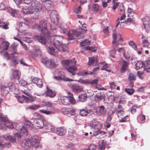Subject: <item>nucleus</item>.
Returning <instances> with one entry per match:
<instances>
[{
    "mask_svg": "<svg viewBox=\"0 0 150 150\" xmlns=\"http://www.w3.org/2000/svg\"><path fill=\"white\" fill-rule=\"evenodd\" d=\"M44 127L45 128L48 130V132L52 131L54 130V127L48 122L45 123V124Z\"/></svg>",
    "mask_w": 150,
    "mask_h": 150,
    "instance_id": "29",
    "label": "nucleus"
},
{
    "mask_svg": "<svg viewBox=\"0 0 150 150\" xmlns=\"http://www.w3.org/2000/svg\"><path fill=\"white\" fill-rule=\"evenodd\" d=\"M125 91L128 95H131L133 94L134 92V89L132 88L130 89L126 88L125 89Z\"/></svg>",
    "mask_w": 150,
    "mask_h": 150,
    "instance_id": "49",
    "label": "nucleus"
},
{
    "mask_svg": "<svg viewBox=\"0 0 150 150\" xmlns=\"http://www.w3.org/2000/svg\"><path fill=\"white\" fill-rule=\"evenodd\" d=\"M133 22V18H128L127 19L123 22H121V24L122 23H124V22L127 25H129L131 23H132Z\"/></svg>",
    "mask_w": 150,
    "mask_h": 150,
    "instance_id": "53",
    "label": "nucleus"
},
{
    "mask_svg": "<svg viewBox=\"0 0 150 150\" xmlns=\"http://www.w3.org/2000/svg\"><path fill=\"white\" fill-rule=\"evenodd\" d=\"M2 48L4 50H8L9 45V43L7 41H3L2 43Z\"/></svg>",
    "mask_w": 150,
    "mask_h": 150,
    "instance_id": "31",
    "label": "nucleus"
},
{
    "mask_svg": "<svg viewBox=\"0 0 150 150\" xmlns=\"http://www.w3.org/2000/svg\"><path fill=\"white\" fill-rule=\"evenodd\" d=\"M80 82L81 83L83 84H89L90 82V80L89 79H81L80 81Z\"/></svg>",
    "mask_w": 150,
    "mask_h": 150,
    "instance_id": "61",
    "label": "nucleus"
},
{
    "mask_svg": "<svg viewBox=\"0 0 150 150\" xmlns=\"http://www.w3.org/2000/svg\"><path fill=\"white\" fill-rule=\"evenodd\" d=\"M39 142V138L37 135L32 137L30 139H25L23 140L21 143V147L24 149L27 150L29 149L31 145L37 148L39 146H38Z\"/></svg>",
    "mask_w": 150,
    "mask_h": 150,
    "instance_id": "2",
    "label": "nucleus"
},
{
    "mask_svg": "<svg viewBox=\"0 0 150 150\" xmlns=\"http://www.w3.org/2000/svg\"><path fill=\"white\" fill-rule=\"evenodd\" d=\"M41 62L45 66L51 68L56 67L58 65V64L55 63L52 59L49 60L47 57L42 58Z\"/></svg>",
    "mask_w": 150,
    "mask_h": 150,
    "instance_id": "7",
    "label": "nucleus"
},
{
    "mask_svg": "<svg viewBox=\"0 0 150 150\" xmlns=\"http://www.w3.org/2000/svg\"><path fill=\"white\" fill-rule=\"evenodd\" d=\"M23 20L24 22H21L19 23V28L22 29L23 30H25V28L28 27V25L25 22H28V19L25 18H23Z\"/></svg>",
    "mask_w": 150,
    "mask_h": 150,
    "instance_id": "17",
    "label": "nucleus"
},
{
    "mask_svg": "<svg viewBox=\"0 0 150 150\" xmlns=\"http://www.w3.org/2000/svg\"><path fill=\"white\" fill-rule=\"evenodd\" d=\"M48 24L49 23L42 20L40 21L39 24H36L33 26L34 28L36 29L41 32L40 35H35L34 36V38L38 40L40 42L44 45L46 44L47 42L45 37L49 36Z\"/></svg>",
    "mask_w": 150,
    "mask_h": 150,
    "instance_id": "1",
    "label": "nucleus"
},
{
    "mask_svg": "<svg viewBox=\"0 0 150 150\" xmlns=\"http://www.w3.org/2000/svg\"><path fill=\"white\" fill-rule=\"evenodd\" d=\"M3 137L6 140H9L11 142H15V139L13 137L8 135H4Z\"/></svg>",
    "mask_w": 150,
    "mask_h": 150,
    "instance_id": "35",
    "label": "nucleus"
},
{
    "mask_svg": "<svg viewBox=\"0 0 150 150\" xmlns=\"http://www.w3.org/2000/svg\"><path fill=\"white\" fill-rule=\"evenodd\" d=\"M46 94L47 96L53 98L56 96V93L50 89H48L46 92Z\"/></svg>",
    "mask_w": 150,
    "mask_h": 150,
    "instance_id": "24",
    "label": "nucleus"
},
{
    "mask_svg": "<svg viewBox=\"0 0 150 150\" xmlns=\"http://www.w3.org/2000/svg\"><path fill=\"white\" fill-rule=\"evenodd\" d=\"M22 96L24 98V101L26 103L33 102L35 98V97H32L31 96H30V97H29V98L26 97L23 95H22Z\"/></svg>",
    "mask_w": 150,
    "mask_h": 150,
    "instance_id": "30",
    "label": "nucleus"
},
{
    "mask_svg": "<svg viewBox=\"0 0 150 150\" xmlns=\"http://www.w3.org/2000/svg\"><path fill=\"white\" fill-rule=\"evenodd\" d=\"M6 126L10 129H13V128L14 126L12 123L8 121V120L5 124Z\"/></svg>",
    "mask_w": 150,
    "mask_h": 150,
    "instance_id": "54",
    "label": "nucleus"
},
{
    "mask_svg": "<svg viewBox=\"0 0 150 150\" xmlns=\"http://www.w3.org/2000/svg\"><path fill=\"white\" fill-rule=\"evenodd\" d=\"M9 75L11 80L16 79L19 80L21 76V73L18 70L12 69L10 70Z\"/></svg>",
    "mask_w": 150,
    "mask_h": 150,
    "instance_id": "9",
    "label": "nucleus"
},
{
    "mask_svg": "<svg viewBox=\"0 0 150 150\" xmlns=\"http://www.w3.org/2000/svg\"><path fill=\"white\" fill-rule=\"evenodd\" d=\"M145 29L147 32H150V23L147 24V23H144V24Z\"/></svg>",
    "mask_w": 150,
    "mask_h": 150,
    "instance_id": "52",
    "label": "nucleus"
},
{
    "mask_svg": "<svg viewBox=\"0 0 150 150\" xmlns=\"http://www.w3.org/2000/svg\"><path fill=\"white\" fill-rule=\"evenodd\" d=\"M34 116L37 117L34 119L33 123L38 127L42 128L44 126L45 120V118L41 116L37 112H35L34 114Z\"/></svg>",
    "mask_w": 150,
    "mask_h": 150,
    "instance_id": "5",
    "label": "nucleus"
},
{
    "mask_svg": "<svg viewBox=\"0 0 150 150\" xmlns=\"http://www.w3.org/2000/svg\"><path fill=\"white\" fill-rule=\"evenodd\" d=\"M8 121V119L7 117L4 115L2 113L0 112V121L4 122L6 123V122Z\"/></svg>",
    "mask_w": 150,
    "mask_h": 150,
    "instance_id": "38",
    "label": "nucleus"
},
{
    "mask_svg": "<svg viewBox=\"0 0 150 150\" xmlns=\"http://www.w3.org/2000/svg\"><path fill=\"white\" fill-rule=\"evenodd\" d=\"M52 40L51 42L53 43L55 47H58L62 45V40L63 39V37L61 36H51L50 37Z\"/></svg>",
    "mask_w": 150,
    "mask_h": 150,
    "instance_id": "8",
    "label": "nucleus"
},
{
    "mask_svg": "<svg viewBox=\"0 0 150 150\" xmlns=\"http://www.w3.org/2000/svg\"><path fill=\"white\" fill-rule=\"evenodd\" d=\"M30 55L33 58H35L37 57L39 54L38 53L35 52H32L30 51Z\"/></svg>",
    "mask_w": 150,
    "mask_h": 150,
    "instance_id": "63",
    "label": "nucleus"
},
{
    "mask_svg": "<svg viewBox=\"0 0 150 150\" xmlns=\"http://www.w3.org/2000/svg\"><path fill=\"white\" fill-rule=\"evenodd\" d=\"M68 96H67L70 100V103H74L76 102L75 100L73 97V95L70 92L67 93Z\"/></svg>",
    "mask_w": 150,
    "mask_h": 150,
    "instance_id": "32",
    "label": "nucleus"
},
{
    "mask_svg": "<svg viewBox=\"0 0 150 150\" xmlns=\"http://www.w3.org/2000/svg\"><path fill=\"white\" fill-rule=\"evenodd\" d=\"M88 114V110L85 109L80 110V115L82 116H86Z\"/></svg>",
    "mask_w": 150,
    "mask_h": 150,
    "instance_id": "48",
    "label": "nucleus"
},
{
    "mask_svg": "<svg viewBox=\"0 0 150 150\" xmlns=\"http://www.w3.org/2000/svg\"><path fill=\"white\" fill-rule=\"evenodd\" d=\"M129 64V63L127 61L124 60H123L122 66L120 70L121 73H123L126 71Z\"/></svg>",
    "mask_w": 150,
    "mask_h": 150,
    "instance_id": "23",
    "label": "nucleus"
},
{
    "mask_svg": "<svg viewBox=\"0 0 150 150\" xmlns=\"http://www.w3.org/2000/svg\"><path fill=\"white\" fill-rule=\"evenodd\" d=\"M19 83L23 86H25L27 84V82L23 80H21L19 81Z\"/></svg>",
    "mask_w": 150,
    "mask_h": 150,
    "instance_id": "64",
    "label": "nucleus"
},
{
    "mask_svg": "<svg viewBox=\"0 0 150 150\" xmlns=\"http://www.w3.org/2000/svg\"><path fill=\"white\" fill-rule=\"evenodd\" d=\"M99 64L103 65L101 69V70H106L108 72L110 71V70L107 69V68L108 67V65L107 64H105L104 62H102L99 63Z\"/></svg>",
    "mask_w": 150,
    "mask_h": 150,
    "instance_id": "39",
    "label": "nucleus"
},
{
    "mask_svg": "<svg viewBox=\"0 0 150 150\" xmlns=\"http://www.w3.org/2000/svg\"><path fill=\"white\" fill-rule=\"evenodd\" d=\"M57 25H56L52 23L50 24H48V26L49 28L48 30H50L52 31L55 30L57 29Z\"/></svg>",
    "mask_w": 150,
    "mask_h": 150,
    "instance_id": "42",
    "label": "nucleus"
},
{
    "mask_svg": "<svg viewBox=\"0 0 150 150\" xmlns=\"http://www.w3.org/2000/svg\"><path fill=\"white\" fill-rule=\"evenodd\" d=\"M142 45L143 47H148L149 45V43L146 37L144 35L142 34Z\"/></svg>",
    "mask_w": 150,
    "mask_h": 150,
    "instance_id": "22",
    "label": "nucleus"
},
{
    "mask_svg": "<svg viewBox=\"0 0 150 150\" xmlns=\"http://www.w3.org/2000/svg\"><path fill=\"white\" fill-rule=\"evenodd\" d=\"M70 87L73 91L76 93H79L83 90V87L76 84H71Z\"/></svg>",
    "mask_w": 150,
    "mask_h": 150,
    "instance_id": "14",
    "label": "nucleus"
},
{
    "mask_svg": "<svg viewBox=\"0 0 150 150\" xmlns=\"http://www.w3.org/2000/svg\"><path fill=\"white\" fill-rule=\"evenodd\" d=\"M99 9V5L97 4H95L93 5L92 8V11L94 13H96Z\"/></svg>",
    "mask_w": 150,
    "mask_h": 150,
    "instance_id": "36",
    "label": "nucleus"
},
{
    "mask_svg": "<svg viewBox=\"0 0 150 150\" xmlns=\"http://www.w3.org/2000/svg\"><path fill=\"white\" fill-rule=\"evenodd\" d=\"M146 22L147 24L150 23V18L148 16H146L144 18L143 23L144 24V23Z\"/></svg>",
    "mask_w": 150,
    "mask_h": 150,
    "instance_id": "60",
    "label": "nucleus"
},
{
    "mask_svg": "<svg viewBox=\"0 0 150 150\" xmlns=\"http://www.w3.org/2000/svg\"><path fill=\"white\" fill-rule=\"evenodd\" d=\"M112 37L113 40L112 42V49L111 51V53L112 54H115L117 49L118 48V46L120 44L119 42H123V40L122 38V36L120 34H118L117 35L115 33H113Z\"/></svg>",
    "mask_w": 150,
    "mask_h": 150,
    "instance_id": "4",
    "label": "nucleus"
},
{
    "mask_svg": "<svg viewBox=\"0 0 150 150\" xmlns=\"http://www.w3.org/2000/svg\"><path fill=\"white\" fill-rule=\"evenodd\" d=\"M40 111L41 112L47 115H50L52 113V112L50 111H48L44 109L40 110Z\"/></svg>",
    "mask_w": 150,
    "mask_h": 150,
    "instance_id": "59",
    "label": "nucleus"
},
{
    "mask_svg": "<svg viewBox=\"0 0 150 150\" xmlns=\"http://www.w3.org/2000/svg\"><path fill=\"white\" fill-rule=\"evenodd\" d=\"M20 132L21 133H24L25 135H27L28 134L27 129L25 127L23 126L20 129Z\"/></svg>",
    "mask_w": 150,
    "mask_h": 150,
    "instance_id": "58",
    "label": "nucleus"
},
{
    "mask_svg": "<svg viewBox=\"0 0 150 150\" xmlns=\"http://www.w3.org/2000/svg\"><path fill=\"white\" fill-rule=\"evenodd\" d=\"M60 28L62 30L64 33H65L66 32L67 26L64 23H62L60 24Z\"/></svg>",
    "mask_w": 150,
    "mask_h": 150,
    "instance_id": "45",
    "label": "nucleus"
},
{
    "mask_svg": "<svg viewBox=\"0 0 150 150\" xmlns=\"http://www.w3.org/2000/svg\"><path fill=\"white\" fill-rule=\"evenodd\" d=\"M87 97V96L86 93H81L79 96V100L81 102L85 101Z\"/></svg>",
    "mask_w": 150,
    "mask_h": 150,
    "instance_id": "28",
    "label": "nucleus"
},
{
    "mask_svg": "<svg viewBox=\"0 0 150 150\" xmlns=\"http://www.w3.org/2000/svg\"><path fill=\"white\" fill-rule=\"evenodd\" d=\"M74 12L77 14L78 18H83V16L81 14V6H79V7L76 8L74 9Z\"/></svg>",
    "mask_w": 150,
    "mask_h": 150,
    "instance_id": "27",
    "label": "nucleus"
},
{
    "mask_svg": "<svg viewBox=\"0 0 150 150\" xmlns=\"http://www.w3.org/2000/svg\"><path fill=\"white\" fill-rule=\"evenodd\" d=\"M127 13L128 16L131 17L133 16L134 14V12L130 8H128L127 9Z\"/></svg>",
    "mask_w": 150,
    "mask_h": 150,
    "instance_id": "57",
    "label": "nucleus"
},
{
    "mask_svg": "<svg viewBox=\"0 0 150 150\" xmlns=\"http://www.w3.org/2000/svg\"><path fill=\"white\" fill-rule=\"evenodd\" d=\"M97 146L94 144H90L88 146L87 150H95L97 148Z\"/></svg>",
    "mask_w": 150,
    "mask_h": 150,
    "instance_id": "50",
    "label": "nucleus"
},
{
    "mask_svg": "<svg viewBox=\"0 0 150 150\" xmlns=\"http://www.w3.org/2000/svg\"><path fill=\"white\" fill-rule=\"evenodd\" d=\"M81 33L80 31L71 30L69 31L68 33L69 38L71 40L76 38Z\"/></svg>",
    "mask_w": 150,
    "mask_h": 150,
    "instance_id": "12",
    "label": "nucleus"
},
{
    "mask_svg": "<svg viewBox=\"0 0 150 150\" xmlns=\"http://www.w3.org/2000/svg\"><path fill=\"white\" fill-rule=\"evenodd\" d=\"M22 10L24 14H31L33 13L31 8L27 6H23L22 7Z\"/></svg>",
    "mask_w": 150,
    "mask_h": 150,
    "instance_id": "15",
    "label": "nucleus"
},
{
    "mask_svg": "<svg viewBox=\"0 0 150 150\" xmlns=\"http://www.w3.org/2000/svg\"><path fill=\"white\" fill-rule=\"evenodd\" d=\"M3 140V138L2 137H0V146H1L2 148L4 147H7L9 148L11 146V145L9 143H5L4 144H2Z\"/></svg>",
    "mask_w": 150,
    "mask_h": 150,
    "instance_id": "34",
    "label": "nucleus"
},
{
    "mask_svg": "<svg viewBox=\"0 0 150 150\" xmlns=\"http://www.w3.org/2000/svg\"><path fill=\"white\" fill-rule=\"evenodd\" d=\"M103 98V96L101 95V93H99L97 94L94 96V99L95 100L97 101H100L102 100Z\"/></svg>",
    "mask_w": 150,
    "mask_h": 150,
    "instance_id": "46",
    "label": "nucleus"
},
{
    "mask_svg": "<svg viewBox=\"0 0 150 150\" xmlns=\"http://www.w3.org/2000/svg\"><path fill=\"white\" fill-rule=\"evenodd\" d=\"M102 125L99 123H97L95 125L94 128L97 129L96 131H95L93 133V136H96L98 135V134H101L102 132H101L100 129L101 128Z\"/></svg>",
    "mask_w": 150,
    "mask_h": 150,
    "instance_id": "18",
    "label": "nucleus"
},
{
    "mask_svg": "<svg viewBox=\"0 0 150 150\" xmlns=\"http://www.w3.org/2000/svg\"><path fill=\"white\" fill-rule=\"evenodd\" d=\"M59 52H66L67 51L68 48L67 46L65 45H61L58 47Z\"/></svg>",
    "mask_w": 150,
    "mask_h": 150,
    "instance_id": "37",
    "label": "nucleus"
},
{
    "mask_svg": "<svg viewBox=\"0 0 150 150\" xmlns=\"http://www.w3.org/2000/svg\"><path fill=\"white\" fill-rule=\"evenodd\" d=\"M8 23H5V22L2 21L0 19V27H1L3 29H6L8 28Z\"/></svg>",
    "mask_w": 150,
    "mask_h": 150,
    "instance_id": "40",
    "label": "nucleus"
},
{
    "mask_svg": "<svg viewBox=\"0 0 150 150\" xmlns=\"http://www.w3.org/2000/svg\"><path fill=\"white\" fill-rule=\"evenodd\" d=\"M32 82L39 88H41L43 86V82L41 79L35 78L32 80Z\"/></svg>",
    "mask_w": 150,
    "mask_h": 150,
    "instance_id": "16",
    "label": "nucleus"
},
{
    "mask_svg": "<svg viewBox=\"0 0 150 150\" xmlns=\"http://www.w3.org/2000/svg\"><path fill=\"white\" fill-rule=\"evenodd\" d=\"M60 100L61 103L64 105H67L70 103V100L67 96H61L60 97Z\"/></svg>",
    "mask_w": 150,
    "mask_h": 150,
    "instance_id": "25",
    "label": "nucleus"
},
{
    "mask_svg": "<svg viewBox=\"0 0 150 150\" xmlns=\"http://www.w3.org/2000/svg\"><path fill=\"white\" fill-rule=\"evenodd\" d=\"M47 50L50 53L53 55H56L59 52V50H58L57 47H55V48H54L52 47H49L48 48Z\"/></svg>",
    "mask_w": 150,
    "mask_h": 150,
    "instance_id": "20",
    "label": "nucleus"
},
{
    "mask_svg": "<svg viewBox=\"0 0 150 150\" xmlns=\"http://www.w3.org/2000/svg\"><path fill=\"white\" fill-rule=\"evenodd\" d=\"M143 66V64L142 62H138L136 63V67L137 69H141Z\"/></svg>",
    "mask_w": 150,
    "mask_h": 150,
    "instance_id": "51",
    "label": "nucleus"
},
{
    "mask_svg": "<svg viewBox=\"0 0 150 150\" xmlns=\"http://www.w3.org/2000/svg\"><path fill=\"white\" fill-rule=\"evenodd\" d=\"M88 74V72L84 71H80L78 73V74L81 76H84Z\"/></svg>",
    "mask_w": 150,
    "mask_h": 150,
    "instance_id": "62",
    "label": "nucleus"
},
{
    "mask_svg": "<svg viewBox=\"0 0 150 150\" xmlns=\"http://www.w3.org/2000/svg\"><path fill=\"white\" fill-rule=\"evenodd\" d=\"M112 4H113V6L112 8V9L114 10H115L119 5L120 2L118 0H113Z\"/></svg>",
    "mask_w": 150,
    "mask_h": 150,
    "instance_id": "41",
    "label": "nucleus"
},
{
    "mask_svg": "<svg viewBox=\"0 0 150 150\" xmlns=\"http://www.w3.org/2000/svg\"><path fill=\"white\" fill-rule=\"evenodd\" d=\"M61 112L63 114L69 117L74 115L75 113V110L72 108L64 107L61 109Z\"/></svg>",
    "mask_w": 150,
    "mask_h": 150,
    "instance_id": "11",
    "label": "nucleus"
},
{
    "mask_svg": "<svg viewBox=\"0 0 150 150\" xmlns=\"http://www.w3.org/2000/svg\"><path fill=\"white\" fill-rule=\"evenodd\" d=\"M121 118V119L119 120V122H127L130 121L129 117L128 115H126L124 117H122Z\"/></svg>",
    "mask_w": 150,
    "mask_h": 150,
    "instance_id": "43",
    "label": "nucleus"
},
{
    "mask_svg": "<svg viewBox=\"0 0 150 150\" xmlns=\"http://www.w3.org/2000/svg\"><path fill=\"white\" fill-rule=\"evenodd\" d=\"M124 110H120L117 111V117L119 118H122L124 116Z\"/></svg>",
    "mask_w": 150,
    "mask_h": 150,
    "instance_id": "47",
    "label": "nucleus"
},
{
    "mask_svg": "<svg viewBox=\"0 0 150 150\" xmlns=\"http://www.w3.org/2000/svg\"><path fill=\"white\" fill-rule=\"evenodd\" d=\"M76 61L75 59H73L63 60L62 61V64L65 66L66 69L73 75L75 74V71L77 70V68L75 66Z\"/></svg>",
    "mask_w": 150,
    "mask_h": 150,
    "instance_id": "3",
    "label": "nucleus"
},
{
    "mask_svg": "<svg viewBox=\"0 0 150 150\" xmlns=\"http://www.w3.org/2000/svg\"><path fill=\"white\" fill-rule=\"evenodd\" d=\"M8 12L11 14V15L15 17L16 15L18 13V11L16 10L13 9L10 7H8Z\"/></svg>",
    "mask_w": 150,
    "mask_h": 150,
    "instance_id": "26",
    "label": "nucleus"
},
{
    "mask_svg": "<svg viewBox=\"0 0 150 150\" xmlns=\"http://www.w3.org/2000/svg\"><path fill=\"white\" fill-rule=\"evenodd\" d=\"M8 88L6 87L5 86H2L1 88V93L3 96H6L8 93V91L7 89Z\"/></svg>",
    "mask_w": 150,
    "mask_h": 150,
    "instance_id": "33",
    "label": "nucleus"
},
{
    "mask_svg": "<svg viewBox=\"0 0 150 150\" xmlns=\"http://www.w3.org/2000/svg\"><path fill=\"white\" fill-rule=\"evenodd\" d=\"M136 79V76L135 75H134L132 73H130L129 74L128 77V79L129 80H134Z\"/></svg>",
    "mask_w": 150,
    "mask_h": 150,
    "instance_id": "56",
    "label": "nucleus"
},
{
    "mask_svg": "<svg viewBox=\"0 0 150 150\" xmlns=\"http://www.w3.org/2000/svg\"><path fill=\"white\" fill-rule=\"evenodd\" d=\"M129 45L132 47L135 50H137V47L136 44L132 41L129 42Z\"/></svg>",
    "mask_w": 150,
    "mask_h": 150,
    "instance_id": "55",
    "label": "nucleus"
},
{
    "mask_svg": "<svg viewBox=\"0 0 150 150\" xmlns=\"http://www.w3.org/2000/svg\"><path fill=\"white\" fill-rule=\"evenodd\" d=\"M96 112L98 114L101 115H104L106 112L105 109L103 106H100L98 108Z\"/></svg>",
    "mask_w": 150,
    "mask_h": 150,
    "instance_id": "21",
    "label": "nucleus"
},
{
    "mask_svg": "<svg viewBox=\"0 0 150 150\" xmlns=\"http://www.w3.org/2000/svg\"><path fill=\"white\" fill-rule=\"evenodd\" d=\"M59 16L58 13L56 10H52L50 14L51 20L53 23L57 25L59 22Z\"/></svg>",
    "mask_w": 150,
    "mask_h": 150,
    "instance_id": "10",
    "label": "nucleus"
},
{
    "mask_svg": "<svg viewBox=\"0 0 150 150\" xmlns=\"http://www.w3.org/2000/svg\"><path fill=\"white\" fill-rule=\"evenodd\" d=\"M44 7L47 10H49L51 7V2L50 1H45L44 4Z\"/></svg>",
    "mask_w": 150,
    "mask_h": 150,
    "instance_id": "44",
    "label": "nucleus"
},
{
    "mask_svg": "<svg viewBox=\"0 0 150 150\" xmlns=\"http://www.w3.org/2000/svg\"><path fill=\"white\" fill-rule=\"evenodd\" d=\"M88 61L87 63L88 65L91 66H96L97 64L98 57L97 56L91 57L88 58Z\"/></svg>",
    "mask_w": 150,
    "mask_h": 150,
    "instance_id": "13",
    "label": "nucleus"
},
{
    "mask_svg": "<svg viewBox=\"0 0 150 150\" xmlns=\"http://www.w3.org/2000/svg\"><path fill=\"white\" fill-rule=\"evenodd\" d=\"M67 132V130L64 127H60L56 128V132L60 136H62L65 134Z\"/></svg>",
    "mask_w": 150,
    "mask_h": 150,
    "instance_id": "19",
    "label": "nucleus"
},
{
    "mask_svg": "<svg viewBox=\"0 0 150 150\" xmlns=\"http://www.w3.org/2000/svg\"><path fill=\"white\" fill-rule=\"evenodd\" d=\"M31 6L33 10L36 13V15L34 16H33V18L35 19L37 18L39 16L38 13L41 11L43 8L42 5L39 2L35 1L33 2L31 4Z\"/></svg>",
    "mask_w": 150,
    "mask_h": 150,
    "instance_id": "6",
    "label": "nucleus"
}]
</instances>
